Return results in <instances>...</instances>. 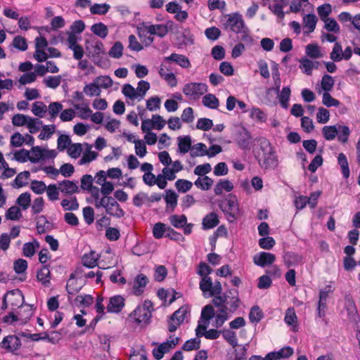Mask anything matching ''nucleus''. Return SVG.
<instances>
[{
	"instance_id": "nucleus-1",
	"label": "nucleus",
	"mask_w": 360,
	"mask_h": 360,
	"mask_svg": "<svg viewBox=\"0 0 360 360\" xmlns=\"http://www.w3.org/2000/svg\"><path fill=\"white\" fill-rule=\"evenodd\" d=\"M260 150L262 152V157H259V154L257 157L259 165L266 169H275L278 165V159L269 141L265 140L262 142Z\"/></svg>"
},
{
	"instance_id": "nucleus-2",
	"label": "nucleus",
	"mask_w": 360,
	"mask_h": 360,
	"mask_svg": "<svg viewBox=\"0 0 360 360\" xmlns=\"http://www.w3.org/2000/svg\"><path fill=\"white\" fill-rule=\"evenodd\" d=\"M153 310V302L146 300L141 306H138L131 314L138 323H148L151 318V313Z\"/></svg>"
},
{
	"instance_id": "nucleus-3",
	"label": "nucleus",
	"mask_w": 360,
	"mask_h": 360,
	"mask_svg": "<svg viewBox=\"0 0 360 360\" xmlns=\"http://www.w3.org/2000/svg\"><path fill=\"white\" fill-rule=\"evenodd\" d=\"M207 89V85L205 83L190 82L184 86L182 91L186 96L197 100L206 93Z\"/></svg>"
},
{
	"instance_id": "nucleus-4",
	"label": "nucleus",
	"mask_w": 360,
	"mask_h": 360,
	"mask_svg": "<svg viewBox=\"0 0 360 360\" xmlns=\"http://www.w3.org/2000/svg\"><path fill=\"white\" fill-rule=\"evenodd\" d=\"M276 261V256L267 252H260L253 257V262L260 267L271 265Z\"/></svg>"
},
{
	"instance_id": "nucleus-5",
	"label": "nucleus",
	"mask_w": 360,
	"mask_h": 360,
	"mask_svg": "<svg viewBox=\"0 0 360 360\" xmlns=\"http://www.w3.org/2000/svg\"><path fill=\"white\" fill-rule=\"evenodd\" d=\"M227 25L233 32H241L245 25L242 15L238 13L230 15L227 20Z\"/></svg>"
},
{
	"instance_id": "nucleus-6",
	"label": "nucleus",
	"mask_w": 360,
	"mask_h": 360,
	"mask_svg": "<svg viewBox=\"0 0 360 360\" xmlns=\"http://www.w3.org/2000/svg\"><path fill=\"white\" fill-rule=\"evenodd\" d=\"M21 346V340L16 335L5 337L1 342V347L11 352L18 350Z\"/></svg>"
},
{
	"instance_id": "nucleus-7",
	"label": "nucleus",
	"mask_w": 360,
	"mask_h": 360,
	"mask_svg": "<svg viewBox=\"0 0 360 360\" xmlns=\"http://www.w3.org/2000/svg\"><path fill=\"white\" fill-rule=\"evenodd\" d=\"M124 307V299L121 295H114L110 298L106 307L109 313H120Z\"/></svg>"
},
{
	"instance_id": "nucleus-8",
	"label": "nucleus",
	"mask_w": 360,
	"mask_h": 360,
	"mask_svg": "<svg viewBox=\"0 0 360 360\" xmlns=\"http://www.w3.org/2000/svg\"><path fill=\"white\" fill-rule=\"evenodd\" d=\"M227 210H223L228 215L229 220L234 221L238 214V205L236 197H231L227 200Z\"/></svg>"
},
{
	"instance_id": "nucleus-9",
	"label": "nucleus",
	"mask_w": 360,
	"mask_h": 360,
	"mask_svg": "<svg viewBox=\"0 0 360 360\" xmlns=\"http://www.w3.org/2000/svg\"><path fill=\"white\" fill-rule=\"evenodd\" d=\"M148 283V278L146 275L143 274H138L134 282V294L137 296L141 295L143 292L144 288Z\"/></svg>"
},
{
	"instance_id": "nucleus-10",
	"label": "nucleus",
	"mask_w": 360,
	"mask_h": 360,
	"mask_svg": "<svg viewBox=\"0 0 360 360\" xmlns=\"http://www.w3.org/2000/svg\"><path fill=\"white\" fill-rule=\"evenodd\" d=\"M166 60L174 63L182 68H189L191 66L188 58L182 54L172 53L169 56H166Z\"/></svg>"
},
{
	"instance_id": "nucleus-11",
	"label": "nucleus",
	"mask_w": 360,
	"mask_h": 360,
	"mask_svg": "<svg viewBox=\"0 0 360 360\" xmlns=\"http://www.w3.org/2000/svg\"><path fill=\"white\" fill-rule=\"evenodd\" d=\"M58 189L65 195H72L79 192L76 183L70 180H63L58 183Z\"/></svg>"
},
{
	"instance_id": "nucleus-12",
	"label": "nucleus",
	"mask_w": 360,
	"mask_h": 360,
	"mask_svg": "<svg viewBox=\"0 0 360 360\" xmlns=\"http://www.w3.org/2000/svg\"><path fill=\"white\" fill-rule=\"evenodd\" d=\"M317 22L318 18L314 14L309 13L306 15L303 18L304 33L309 34L313 32L316 28Z\"/></svg>"
},
{
	"instance_id": "nucleus-13",
	"label": "nucleus",
	"mask_w": 360,
	"mask_h": 360,
	"mask_svg": "<svg viewBox=\"0 0 360 360\" xmlns=\"http://www.w3.org/2000/svg\"><path fill=\"white\" fill-rule=\"evenodd\" d=\"M37 278L45 287H48L50 285L51 272L48 265H43L37 271Z\"/></svg>"
},
{
	"instance_id": "nucleus-14",
	"label": "nucleus",
	"mask_w": 360,
	"mask_h": 360,
	"mask_svg": "<svg viewBox=\"0 0 360 360\" xmlns=\"http://www.w3.org/2000/svg\"><path fill=\"white\" fill-rule=\"evenodd\" d=\"M8 295L14 297V300H17L18 302H22L23 296L22 295L20 290H11V291L8 292L6 294H5L3 297L2 304H1V309L2 310H5L8 307V304H7V301H6V297ZM11 304L15 305L18 307L22 305V303H20V304L18 303H17V304L11 303Z\"/></svg>"
},
{
	"instance_id": "nucleus-15",
	"label": "nucleus",
	"mask_w": 360,
	"mask_h": 360,
	"mask_svg": "<svg viewBox=\"0 0 360 360\" xmlns=\"http://www.w3.org/2000/svg\"><path fill=\"white\" fill-rule=\"evenodd\" d=\"M219 223L217 214L215 212H211L203 218L202 227L204 229H211L217 226Z\"/></svg>"
},
{
	"instance_id": "nucleus-16",
	"label": "nucleus",
	"mask_w": 360,
	"mask_h": 360,
	"mask_svg": "<svg viewBox=\"0 0 360 360\" xmlns=\"http://www.w3.org/2000/svg\"><path fill=\"white\" fill-rule=\"evenodd\" d=\"M82 288L81 284H79L75 278V274H71L66 284V290L68 294L75 295Z\"/></svg>"
},
{
	"instance_id": "nucleus-17",
	"label": "nucleus",
	"mask_w": 360,
	"mask_h": 360,
	"mask_svg": "<svg viewBox=\"0 0 360 360\" xmlns=\"http://www.w3.org/2000/svg\"><path fill=\"white\" fill-rule=\"evenodd\" d=\"M284 321L286 324L292 326V330H297V317L293 307H289L285 311Z\"/></svg>"
},
{
	"instance_id": "nucleus-18",
	"label": "nucleus",
	"mask_w": 360,
	"mask_h": 360,
	"mask_svg": "<svg viewBox=\"0 0 360 360\" xmlns=\"http://www.w3.org/2000/svg\"><path fill=\"white\" fill-rule=\"evenodd\" d=\"M153 169V165L148 162L143 163L141 165V171L145 172V174L143 176V181L146 185H148L149 186H152L153 183H154V182L149 181L148 177H150L151 179H155V175L151 172Z\"/></svg>"
},
{
	"instance_id": "nucleus-19",
	"label": "nucleus",
	"mask_w": 360,
	"mask_h": 360,
	"mask_svg": "<svg viewBox=\"0 0 360 360\" xmlns=\"http://www.w3.org/2000/svg\"><path fill=\"white\" fill-rule=\"evenodd\" d=\"M165 200L167 206L171 208V211H174L177 205L178 195L171 189L166 190Z\"/></svg>"
},
{
	"instance_id": "nucleus-20",
	"label": "nucleus",
	"mask_w": 360,
	"mask_h": 360,
	"mask_svg": "<svg viewBox=\"0 0 360 360\" xmlns=\"http://www.w3.org/2000/svg\"><path fill=\"white\" fill-rule=\"evenodd\" d=\"M233 185L229 180H222L221 179L216 185L214 188V192L215 195H221L223 191H226V192H230L233 190Z\"/></svg>"
},
{
	"instance_id": "nucleus-21",
	"label": "nucleus",
	"mask_w": 360,
	"mask_h": 360,
	"mask_svg": "<svg viewBox=\"0 0 360 360\" xmlns=\"http://www.w3.org/2000/svg\"><path fill=\"white\" fill-rule=\"evenodd\" d=\"M98 258L95 257V252L91 251L88 254H84L82 257V263L84 266L92 269L97 266Z\"/></svg>"
},
{
	"instance_id": "nucleus-22",
	"label": "nucleus",
	"mask_w": 360,
	"mask_h": 360,
	"mask_svg": "<svg viewBox=\"0 0 360 360\" xmlns=\"http://www.w3.org/2000/svg\"><path fill=\"white\" fill-rule=\"evenodd\" d=\"M338 162L340 165L342 170V176L345 179H347L349 176L350 172L349 168V164L346 155L340 153L338 156Z\"/></svg>"
},
{
	"instance_id": "nucleus-23",
	"label": "nucleus",
	"mask_w": 360,
	"mask_h": 360,
	"mask_svg": "<svg viewBox=\"0 0 360 360\" xmlns=\"http://www.w3.org/2000/svg\"><path fill=\"white\" fill-rule=\"evenodd\" d=\"M191 148V139L189 136L178 137V148L181 153H186Z\"/></svg>"
},
{
	"instance_id": "nucleus-24",
	"label": "nucleus",
	"mask_w": 360,
	"mask_h": 360,
	"mask_svg": "<svg viewBox=\"0 0 360 360\" xmlns=\"http://www.w3.org/2000/svg\"><path fill=\"white\" fill-rule=\"evenodd\" d=\"M202 104L210 109H217L219 107V101L214 94H207L202 98Z\"/></svg>"
},
{
	"instance_id": "nucleus-25",
	"label": "nucleus",
	"mask_w": 360,
	"mask_h": 360,
	"mask_svg": "<svg viewBox=\"0 0 360 360\" xmlns=\"http://www.w3.org/2000/svg\"><path fill=\"white\" fill-rule=\"evenodd\" d=\"M169 351L170 346L168 342H164L153 349V355L156 360H160L163 358L165 354Z\"/></svg>"
},
{
	"instance_id": "nucleus-26",
	"label": "nucleus",
	"mask_w": 360,
	"mask_h": 360,
	"mask_svg": "<svg viewBox=\"0 0 360 360\" xmlns=\"http://www.w3.org/2000/svg\"><path fill=\"white\" fill-rule=\"evenodd\" d=\"M170 224L176 229L183 228L187 223V217L185 214H173L169 218Z\"/></svg>"
},
{
	"instance_id": "nucleus-27",
	"label": "nucleus",
	"mask_w": 360,
	"mask_h": 360,
	"mask_svg": "<svg viewBox=\"0 0 360 360\" xmlns=\"http://www.w3.org/2000/svg\"><path fill=\"white\" fill-rule=\"evenodd\" d=\"M91 32L102 39H105L108 34V30L105 25L103 22L95 23L91 26Z\"/></svg>"
},
{
	"instance_id": "nucleus-28",
	"label": "nucleus",
	"mask_w": 360,
	"mask_h": 360,
	"mask_svg": "<svg viewBox=\"0 0 360 360\" xmlns=\"http://www.w3.org/2000/svg\"><path fill=\"white\" fill-rule=\"evenodd\" d=\"M213 183L212 179L208 176H205L202 178L198 177L194 182V184L201 190L207 191L212 187Z\"/></svg>"
},
{
	"instance_id": "nucleus-29",
	"label": "nucleus",
	"mask_w": 360,
	"mask_h": 360,
	"mask_svg": "<svg viewBox=\"0 0 360 360\" xmlns=\"http://www.w3.org/2000/svg\"><path fill=\"white\" fill-rule=\"evenodd\" d=\"M188 312V307L183 306L172 314L171 316V321H177V325H181L184 322Z\"/></svg>"
},
{
	"instance_id": "nucleus-30",
	"label": "nucleus",
	"mask_w": 360,
	"mask_h": 360,
	"mask_svg": "<svg viewBox=\"0 0 360 360\" xmlns=\"http://www.w3.org/2000/svg\"><path fill=\"white\" fill-rule=\"evenodd\" d=\"M264 317V313L258 305L253 306L249 314V319L252 323H257Z\"/></svg>"
},
{
	"instance_id": "nucleus-31",
	"label": "nucleus",
	"mask_w": 360,
	"mask_h": 360,
	"mask_svg": "<svg viewBox=\"0 0 360 360\" xmlns=\"http://www.w3.org/2000/svg\"><path fill=\"white\" fill-rule=\"evenodd\" d=\"M229 293L231 295L229 301H226L227 304L230 305V311H235L239 307L240 300L238 297V292L236 290H230Z\"/></svg>"
},
{
	"instance_id": "nucleus-32",
	"label": "nucleus",
	"mask_w": 360,
	"mask_h": 360,
	"mask_svg": "<svg viewBox=\"0 0 360 360\" xmlns=\"http://www.w3.org/2000/svg\"><path fill=\"white\" fill-rule=\"evenodd\" d=\"M291 94V90L289 86H284L281 94L278 95V98L280 101V104L282 108L286 109L288 107V102L290 100V96Z\"/></svg>"
},
{
	"instance_id": "nucleus-33",
	"label": "nucleus",
	"mask_w": 360,
	"mask_h": 360,
	"mask_svg": "<svg viewBox=\"0 0 360 360\" xmlns=\"http://www.w3.org/2000/svg\"><path fill=\"white\" fill-rule=\"evenodd\" d=\"M44 149H42L40 146H33L31 149V155H30V161L32 163H37L40 160L44 158Z\"/></svg>"
},
{
	"instance_id": "nucleus-34",
	"label": "nucleus",
	"mask_w": 360,
	"mask_h": 360,
	"mask_svg": "<svg viewBox=\"0 0 360 360\" xmlns=\"http://www.w3.org/2000/svg\"><path fill=\"white\" fill-rule=\"evenodd\" d=\"M322 132L323 137L327 141L333 140L338 134V130L335 125L323 127Z\"/></svg>"
},
{
	"instance_id": "nucleus-35",
	"label": "nucleus",
	"mask_w": 360,
	"mask_h": 360,
	"mask_svg": "<svg viewBox=\"0 0 360 360\" xmlns=\"http://www.w3.org/2000/svg\"><path fill=\"white\" fill-rule=\"evenodd\" d=\"M47 111L46 105L41 101L34 102L32 104V112L33 114L39 117H44Z\"/></svg>"
},
{
	"instance_id": "nucleus-36",
	"label": "nucleus",
	"mask_w": 360,
	"mask_h": 360,
	"mask_svg": "<svg viewBox=\"0 0 360 360\" xmlns=\"http://www.w3.org/2000/svg\"><path fill=\"white\" fill-rule=\"evenodd\" d=\"M84 94H86L89 96H98L101 95V90L98 87V84L95 81L94 82L86 84L83 89Z\"/></svg>"
},
{
	"instance_id": "nucleus-37",
	"label": "nucleus",
	"mask_w": 360,
	"mask_h": 360,
	"mask_svg": "<svg viewBox=\"0 0 360 360\" xmlns=\"http://www.w3.org/2000/svg\"><path fill=\"white\" fill-rule=\"evenodd\" d=\"M150 87V83L145 80H141L138 83L136 91V95L138 99L140 101L143 98L146 92Z\"/></svg>"
},
{
	"instance_id": "nucleus-38",
	"label": "nucleus",
	"mask_w": 360,
	"mask_h": 360,
	"mask_svg": "<svg viewBox=\"0 0 360 360\" xmlns=\"http://www.w3.org/2000/svg\"><path fill=\"white\" fill-rule=\"evenodd\" d=\"M193 186V183L188 180L179 179L175 182V187L179 193H186Z\"/></svg>"
},
{
	"instance_id": "nucleus-39",
	"label": "nucleus",
	"mask_w": 360,
	"mask_h": 360,
	"mask_svg": "<svg viewBox=\"0 0 360 360\" xmlns=\"http://www.w3.org/2000/svg\"><path fill=\"white\" fill-rule=\"evenodd\" d=\"M317 13L320 19L323 21L331 14L332 6L330 4H323L317 8Z\"/></svg>"
},
{
	"instance_id": "nucleus-40",
	"label": "nucleus",
	"mask_w": 360,
	"mask_h": 360,
	"mask_svg": "<svg viewBox=\"0 0 360 360\" xmlns=\"http://www.w3.org/2000/svg\"><path fill=\"white\" fill-rule=\"evenodd\" d=\"M55 130L56 126L54 124L44 125L38 138L41 140H47L51 137Z\"/></svg>"
},
{
	"instance_id": "nucleus-41",
	"label": "nucleus",
	"mask_w": 360,
	"mask_h": 360,
	"mask_svg": "<svg viewBox=\"0 0 360 360\" xmlns=\"http://www.w3.org/2000/svg\"><path fill=\"white\" fill-rule=\"evenodd\" d=\"M338 134L337 136L338 141L342 143H347L351 133L349 127L346 125H338Z\"/></svg>"
},
{
	"instance_id": "nucleus-42",
	"label": "nucleus",
	"mask_w": 360,
	"mask_h": 360,
	"mask_svg": "<svg viewBox=\"0 0 360 360\" xmlns=\"http://www.w3.org/2000/svg\"><path fill=\"white\" fill-rule=\"evenodd\" d=\"M110 6L108 4H94L90 8L91 14L94 15H105L110 9Z\"/></svg>"
},
{
	"instance_id": "nucleus-43",
	"label": "nucleus",
	"mask_w": 360,
	"mask_h": 360,
	"mask_svg": "<svg viewBox=\"0 0 360 360\" xmlns=\"http://www.w3.org/2000/svg\"><path fill=\"white\" fill-rule=\"evenodd\" d=\"M167 226L162 223L158 222L156 223L153 229V234L155 238L160 239L162 238L167 232Z\"/></svg>"
},
{
	"instance_id": "nucleus-44",
	"label": "nucleus",
	"mask_w": 360,
	"mask_h": 360,
	"mask_svg": "<svg viewBox=\"0 0 360 360\" xmlns=\"http://www.w3.org/2000/svg\"><path fill=\"white\" fill-rule=\"evenodd\" d=\"M306 54L315 59L322 56L319 46L316 44H309L306 46Z\"/></svg>"
},
{
	"instance_id": "nucleus-45",
	"label": "nucleus",
	"mask_w": 360,
	"mask_h": 360,
	"mask_svg": "<svg viewBox=\"0 0 360 360\" xmlns=\"http://www.w3.org/2000/svg\"><path fill=\"white\" fill-rule=\"evenodd\" d=\"M30 176V172L24 171L20 172L14 179L13 183L16 185L18 188H21L27 184V179Z\"/></svg>"
},
{
	"instance_id": "nucleus-46",
	"label": "nucleus",
	"mask_w": 360,
	"mask_h": 360,
	"mask_svg": "<svg viewBox=\"0 0 360 360\" xmlns=\"http://www.w3.org/2000/svg\"><path fill=\"white\" fill-rule=\"evenodd\" d=\"M300 68L302 71L307 75H311L314 68V63L307 58L300 60Z\"/></svg>"
},
{
	"instance_id": "nucleus-47",
	"label": "nucleus",
	"mask_w": 360,
	"mask_h": 360,
	"mask_svg": "<svg viewBox=\"0 0 360 360\" xmlns=\"http://www.w3.org/2000/svg\"><path fill=\"white\" fill-rule=\"evenodd\" d=\"M42 121L38 118H33L30 117L26 126L28 128L30 134H35L39 130L40 127L42 126Z\"/></svg>"
},
{
	"instance_id": "nucleus-48",
	"label": "nucleus",
	"mask_w": 360,
	"mask_h": 360,
	"mask_svg": "<svg viewBox=\"0 0 360 360\" xmlns=\"http://www.w3.org/2000/svg\"><path fill=\"white\" fill-rule=\"evenodd\" d=\"M94 81L96 82L100 89H108L111 87L113 84L112 79L110 78V76L108 75L98 76L96 77Z\"/></svg>"
},
{
	"instance_id": "nucleus-49",
	"label": "nucleus",
	"mask_w": 360,
	"mask_h": 360,
	"mask_svg": "<svg viewBox=\"0 0 360 360\" xmlns=\"http://www.w3.org/2000/svg\"><path fill=\"white\" fill-rule=\"evenodd\" d=\"M200 347V340L198 338L190 339L185 342L182 346V349L184 351H192L198 349Z\"/></svg>"
},
{
	"instance_id": "nucleus-50",
	"label": "nucleus",
	"mask_w": 360,
	"mask_h": 360,
	"mask_svg": "<svg viewBox=\"0 0 360 360\" xmlns=\"http://www.w3.org/2000/svg\"><path fill=\"white\" fill-rule=\"evenodd\" d=\"M61 206L65 210H77L79 205L77 198L74 196L71 200L63 199L61 201Z\"/></svg>"
},
{
	"instance_id": "nucleus-51",
	"label": "nucleus",
	"mask_w": 360,
	"mask_h": 360,
	"mask_svg": "<svg viewBox=\"0 0 360 360\" xmlns=\"http://www.w3.org/2000/svg\"><path fill=\"white\" fill-rule=\"evenodd\" d=\"M30 117L23 114L17 113L11 119V122L15 127L26 126Z\"/></svg>"
},
{
	"instance_id": "nucleus-52",
	"label": "nucleus",
	"mask_w": 360,
	"mask_h": 360,
	"mask_svg": "<svg viewBox=\"0 0 360 360\" xmlns=\"http://www.w3.org/2000/svg\"><path fill=\"white\" fill-rule=\"evenodd\" d=\"M334 83V79L330 75H324L321 79V86L325 92H328L332 90Z\"/></svg>"
},
{
	"instance_id": "nucleus-53",
	"label": "nucleus",
	"mask_w": 360,
	"mask_h": 360,
	"mask_svg": "<svg viewBox=\"0 0 360 360\" xmlns=\"http://www.w3.org/2000/svg\"><path fill=\"white\" fill-rule=\"evenodd\" d=\"M108 54L114 58H120L123 54V46L121 42H115L110 49Z\"/></svg>"
},
{
	"instance_id": "nucleus-54",
	"label": "nucleus",
	"mask_w": 360,
	"mask_h": 360,
	"mask_svg": "<svg viewBox=\"0 0 360 360\" xmlns=\"http://www.w3.org/2000/svg\"><path fill=\"white\" fill-rule=\"evenodd\" d=\"M322 103L326 107H338L340 104V101L333 97L328 93L324 92L323 94Z\"/></svg>"
},
{
	"instance_id": "nucleus-55",
	"label": "nucleus",
	"mask_w": 360,
	"mask_h": 360,
	"mask_svg": "<svg viewBox=\"0 0 360 360\" xmlns=\"http://www.w3.org/2000/svg\"><path fill=\"white\" fill-rule=\"evenodd\" d=\"M342 45L339 42H335L330 54V58L335 62H339L342 60Z\"/></svg>"
},
{
	"instance_id": "nucleus-56",
	"label": "nucleus",
	"mask_w": 360,
	"mask_h": 360,
	"mask_svg": "<svg viewBox=\"0 0 360 360\" xmlns=\"http://www.w3.org/2000/svg\"><path fill=\"white\" fill-rule=\"evenodd\" d=\"M12 45L19 51H25L27 49V41L21 36H15L13 39Z\"/></svg>"
},
{
	"instance_id": "nucleus-57",
	"label": "nucleus",
	"mask_w": 360,
	"mask_h": 360,
	"mask_svg": "<svg viewBox=\"0 0 360 360\" xmlns=\"http://www.w3.org/2000/svg\"><path fill=\"white\" fill-rule=\"evenodd\" d=\"M263 238L259 240V245L262 249L271 250L276 244L274 238L270 236H262Z\"/></svg>"
},
{
	"instance_id": "nucleus-58",
	"label": "nucleus",
	"mask_w": 360,
	"mask_h": 360,
	"mask_svg": "<svg viewBox=\"0 0 360 360\" xmlns=\"http://www.w3.org/2000/svg\"><path fill=\"white\" fill-rule=\"evenodd\" d=\"M325 22L324 28L328 32L339 33L340 28L338 22L334 18H328L323 20Z\"/></svg>"
},
{
	"instance_id": "nucleus-59",
	"label": "nucleus",
	"mask_w": 360,
	"mask_h": 360,
	"mask_svg": "<svg viewBox=\"0 0 360 360\" xmlns=\"http://www.w3.org/2000/svg\"><path fill=\"white\" fill-rule=\"evenodd\" d=\"M199 287L202 292H210L211 295L212 288V278L210 276H204V278H202L200 281Z\"/></svg>"
},
{
	"instance_id": "nucleus-60",
	"label": "nucleus",
	"mask_w": 360,
	"mask_h": 360,
	"mask_svg": "<svg viewBox=\"0 0 360 360\" xmlns=\"http://www.w3.org/2000/svg\"><path fill=\"white\" fill-rule=\"evenodd\" d=\"M31 202V195L29 193L25 192L19 195L17 199V203L22 207L23 210L27 209Z\"/></svg>"
},
{
	"instance_id": "nucleus-61",
	"label": "nucleus",
	"mask_w": 360,
	"mask_h": 360,
	"mask_svg": "<svg viewBox=\"0 0 360 360\" xmlns=\"http://www.w3.org/2000/svg\"><path fill=\"white\" fill-rule=\"evenodd\" d=\"M214 310L212 305L207 304L205 306L201 311L200 319L207 322L214 316Z\"/></svg>"
},
{
	"instance_id": "nucleus-62",
	"label": "nucleus",
	"mask_w": 360,
	"mask_h": 360,
	"mask_svg": "<svg viewBox=\"0 0 360 360\" xmlns=\"http://www.w3.org/2000/svg\"><path fill=\"white\" fill-rule=\"evenodd\" d=\"M330 112L329 111L323 107L319 108L316 114V120L319 123L325 124L329 121Z\"/></svg>"
},
{
	"instance_id": "nucleus-63",
	"label": "nucleus",
	"mask_w": 360,
	"mask_h": 360,
	"mask_svg": "<svg viewBox=\"0 0 360 360\" xmlns=\"http://www.w3.org/2000/svg\"><path fill=\"white\" fill-rule=\"evenodd\" d=\"M212 126V120L206 117L198 119L196 124V128L202 131H208Z\"/></svg>"
},
{
	"instance_id": "nucleus-64",
	"label": "nucleus",
	"mask_w": 360,
	"mask_h": 360,
	"mask_svg": "<svg viewBox=\"0 0 360 360\" xmlns=\"http://www.w3.org/2000/svg\"><path fill=\"white\" fill-rule=\"evenodd\" d=\"M212 170V167L210 163H205L199 165L194 169V174L200 176H205L207 174L210 173Z\"/></svg>"
}]
</instances>
